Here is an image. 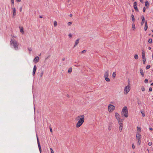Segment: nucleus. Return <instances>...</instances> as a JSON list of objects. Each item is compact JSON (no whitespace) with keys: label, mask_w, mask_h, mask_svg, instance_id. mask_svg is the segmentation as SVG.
Listing matches in <instances>:
<instances>
[{"label":"nucleus","mask_w":153,"mask_h":153,"mask_svg":"<svg viewBox=\"0 0 153 153\" xmlns=\"http://www.w3.org/2000/svg\"><path fill=\"white\" fill-rule=\"evenodd\" d=\"M131 19H132V21H133V22H134L135 21V19H134V15L133 14H132L131 15Z\"/></svg>","instance_id":"nucleus-26"},{"label":"nucleus","mask_w":153,"mask_h":153,"mask_svg":"<svg viewBox=\"0 0 153 153\" xmlns=\"http://www.w3.org/2000/svg\"><path fill=\"white\" fill-rule=\"evenodd\" d=\"M29 51H31V50H30V49L29 50Z\"/></svg>","instance_id":"nucleus-60"},{"label":"nucleus","mask_w":153,"mask_h":153,"mask_svg":"<svg viewBox=\"0 0 153 153\" xmlns=\"http://www.w3.org/2000/svg\"><path fill=\"white\" fill-rule=\"evenodd\" d=\"M68 36L70 37L71 38L72 37V35L71 34H69L68 35Z\"/></svg>","instance_id":"nucleus-49"},{"label":"nucleus","mask_w":153,"mask_h":153,"mask_svg":"<svg viewBox=\"0 0 153 153\" xmlns=\"http://www.w3.org/2000/svg\"><path fill=\"white\" fill-rule=\"evenodd\" d=\"M86 52V51L85 50H84L82 51V53H85Z\"/></svg>","instance_id":"nucleus-44"},{"label":"nucleus","mask_w":153,"mask_h":153,"mask_svg":"<svg viewBox=\"0 0 153 153\" xmlns=\"http://www.w3.org/2000/svg\"><path fill=\"white\" fill-rule=\"evenodd\" d=\"M119 121V124L120 125H123L122 122L123 121V120L122 119H121L120 118L119 120H117Z\"/></svg>","instance_id":"nucleus-19"},{"label":"nucleus","mask_w":153,"mask_h":153,"mask_svg":"<svg viewBox=\"0 0 153 153\" xmlns=\"http://www.w3.org/2000/svg\"><path fill=\"white\" fill-rule=\"evenodd\" d=\"M36 65H35L33 67V75H34L35 74V73L36 71Z\"/></svg>","instance_id":"nucleus-14"},{"label":"nucleus","mask_w":153,"mask_h":153,"mask_svg":"<svg viewBox=\"0 0 153 153\" xmlns=\"http://www.w3.org/2000/svg\"><path fill=\"white\" fill-rule=\"evenodd\" d=\"M148 42L149 43H151L152 42V39H149Z\"/></svg>","instance_id":"nucleus-35"},{"label":"nucleus","mask_w":153,"mask_h":153,"mask_svg":"<svg viewBox=\"0 0 153 153\" xmlns=\"http://www.w3.org/2000/svg\"><path fill=\"white\" fill-rule=\"evenodd\" d=\"M140 74H141V75L143 77L144 76V73H143V71L142 69H141L140 70Z\"/></svg>","instance_id":"nucleus-21"},{"label":"nucleus","mask_w":153,"mask_h":153,"mask_svg":"<svg viewBox=\"0 0 153 153\" xmlns=\"http://www.w3.org/2000/svg\"><path fill=\"white\" fill-rule=\"evenodd\" d=\"M116 75V72H113V74H112V77H113V78H114H114L115 77Z\"/></svg>","instance_id":"nucleus-22"},{"label":"nucleus","mask_w":153,"mask_h":153,"mask_svg":"<svg viewBox=\"0 0 153 153\" xmlns=\"http://www.w3.org/2000/svg\"><path fill=\"white\" fill-rule=\"evenodd\" d=\"M11 44L13 45L14 47H17V43L16 41L14 40H12L10 41Z\"/></svg>","instance_id":"nucleus-4"},{"label":"nucleus","mask_w":153,"mask_h":153,"mask_svg":"<svg viewBox=\"0 0 153 153\" xmlns=\"http://www.w3.org/2000/svg\"><path fill=\"white\" fill-rule=\"evenodd\" d=\"M150 67V66L149 65H148L146 67V69H148Z\"/></svg>","instance_id":"nucleus-36"},{"label":"nucleus","mask_w":153,"mask_h":153,"mask_svg":"<svg viewBox=\"0 0 153 153\" xmlns=\"http://www.w3.org/2000/svg\"><path fill=\"white\" fill-rule=\"evenodd\" d=\"M151 85H153V83H151Z\"/></svg>","instance_id":"nucleus-59"},{"label":"nucleus","mask_w":153,"mask_h":153,"mask_svg":"<svg viewBox=\"0 0 153 153\" xmlns=\"http://www.w3.org/2000/svg\"><path fill=\"white\" fill-rule=\"evenodd\" d=\"M16 1H18V2H20L21 1V0H16Z\"/></svg>","instance_id":"nucleus-54"},{"label":"nucleus","mask_w":153,"mask_h":153,"mask_svg":"<svg viewBox=\"0 0 153 153\" xmlns=\"http://www.w3.org/2000/svg\"><path fill=\"white\" fill-rule=\"evenodd\" d=\"M141 131V128L138 126L137 127V131L136 132V133H139L140 134V132Z\"/></svg>","instance_id":"nucleus-17"},{"label":"nucleus","mask_w":153,"mask_h":153,"mask_svg":"<svg viewBox=\"0 0 153 153\" xmlns=\"http://www.w3.org/2000/svg\"><path fill=\"white\" fill-rule=\"evenodd\" d=\"M152 142H149L148 143V145L149 146L152 145Z\"/></svg>","instance_id":"nucleus-43"},{"label":"nucleus","mask_w":153,"mask_h":153,"mask_svg":"<svg viewBox=\"0 0 153 153\" xmlns=\"http://www.w3.org/2000/svg\"><path fill=\"white\" fill-rule=\"evenodd\" d=\"M152 48H149V50H151Z\"/></svg>","instance_id":"nucleus-61"},{"label":"nucleus","mask_w":153,"mask_h":153,"mask_svg":"<svg viewBox=\"0 0 153 153\" xmlns=\"http://www.w3.org/2000/svg\"><path fill=\"white\" fill-rule=\"evenodd\" d=\"M132 148L133 149L135 148L134 145L133 143L132 144Z\"/></svg>","instance_id":"nucleus-46"},{"label":"nucleus","mask_w":153,"mask_h":153,"mask_svg":"<svg viewBox=\"0 0 153 153\" xmlns=\"http://www.w3.org/2000/svg\"><path fill=\"white\" fill-rule=\"evenodd\" d=\"M35 107H34V112H35Z\"/></svg>","instance_id":"nucleus-58"},{"label":"nucleus","mask_w":153,"mask_h":153,"mask_svg":"<svg viewBox=\"0 0 153 153\" xmlns=\"http://www.w3.org/2000/svg\"><path fill=\"white\" fill-rule=\"evenodd\" d=\"M20 31L22 33H24L23 28L22 27H19Z\"/></svg>","instance_id":"nucleus-24"},{"label":"nucleus","mask_w":153,"mask_h":153,"mask_svg":"<svg viewBox=\"0 0 153 153\" xmlns=\"http://www.w3.org/2000/svg\"><path fill=\"white\" fill-rule=\"evenodd\" d=\"M121 114L123 115L125 117H127L128 116L127 107L124 106L121 112Z\"/></svg>","instance_id":"nucleus-2"},{"label":"nucleus","mask_w":153,"mask_h":153,"mask_svg":"<svg viewBox=\"0 0 153 153\" xmlns=\"http://www.w3.org/2000/svg\"><path fill=\"white\" fill-rule=\"evenodd\" d=\"M39 61V58L38 56H37L34 59L33 61L35 63H37Z\"/></svg>","instance_id":"nucleus-8"},{"label":"nucleus","mask_w":153,"mask_h":153,"mask_svg":"<svg viewBox=\"0 0 153 153\" xmlns=\"http://www.w3.org/2000/svg\"><path fill=\"white\" fill-rule=\"evenodd\" d=\"M132 27L133 28V30H134L135 29V24L134 23H133L132 24Z\"/></svg>","instance_id":"nucleus-29"},{"label":"nucleus","mask_w":153,"mask_h":153,"mask_svg":"<svg viewBox=\"0 0 153 153\" xmlns=\"http://www.w3.org/2000/svg\"><path fill=\"white\" fill-rule=\"evenodd\" d=\"M115 109V106L111 104H109L108 106V111L109 112L113 111Z\"/></svg>","instance_id":"nucleus-3"},{"label":"nucleus","mask_w":153,"mask_h":153,"mask_svg":"<svg viewBox=\"0 0 153 153\" xmlns=\"http://www.w3.org/2000/svg\"><path fill=\"white\" fill-rule=\"evenodd\" d=\"M134 7V9H135V10L136 11L138 12L139 10L137 7V2L135 1L133 5Z\"/></svg>","instance_id":"nucleus-6"},{"label":"nucleus","mask_w":153,"mask_h":153,"mask_svg":"<svg viewBox=\"0 0 153 153\" xmlns=\"http://www.w3.org/2000/svg\"><path fill=\"white\" fill-rule=\"evenodd\" d=\"M65 60V58H63L62 59V61H64Z\"/></svg>","instance_id":"nucleus-56"},{"label":"nucleus","mask_w":153,"mask_h":153,"mask_svg":"<svg viewBox=\"0 0 153 153\" xmlns=\"http://www.w3.org/2000/svg\"><path fill=\"white\" fill-rule=\"evenodd\" d=\"M70 17H72V14H70L69 15Z\"/></svg>","instance_id":"nucleus-53"},{"label":"nucleus","mask_w":153,"mask_h":153,"mask_svg":"<svg viewBox=\"0 0 153 153\" xmlns=\"http://www.w3.org/2000/svg\"><path fill=\"white\" fill-rule=\"evenodd\" d=\"M148 82V79H145V80H144V82L145 83H147Z\"/></svg>","instance_id":"nucleus-39"},{"label":"nucleus","mask_w":153,"mask_h":153,"mask_svg":"<svg viewBox=\"0 0 153 153\" xmlns=\"http://www.w3.org/2000/svg\"><path fill=\"white\" fill-rule=\"evenodd\" d=\"M140 112H141V114H142V116H143V117H145V114H144V112L143 111H140Z\"/></svg>","instance_id":"nucleus-31"},{"label":"nucleus","mask_w":153,"mask_h":153,"mask_svg":"<svg viewBox=\"0 0 153 153\" xmlns=\"http://www.w3.org/2000/svg\"><path fill=\"white\" fill-rule=\"evenodd\" d=\"M136 138L137 140L141 139V137H140L141 135L140 134H139L138 133H136Z\"/></svg>","instance_id":"nucleus-12"},{"label":"nucleus","mask_w":153,"mask_h":153,"mask_svg":"<svg viewBox=\"0 0 153 153\" xmlns=\"http://www.w3.org/2000/svg\"><path fill=\"white\" fill-rule=\"evenodd\" d=\"M43 71H42V72L41 73L40 75V77H42L43 75Z\"/></svg>","instance_id":"nucleus-33"},{"label":"nucleus","mask_w":153,"mask_h":153,"mask_svg":"<svg viewBox=\"0 0 153 153\" xmlns=\"http://www.w3.org/2000/svg\"><path fill=\"white\" fill-rule=\"evenodd\" d=\"M142 59H144L146 58L145 56V51L143 49V50H142Z\"/></svg>","instance_id":"nucleus-10"},{"label":"nucleus","mask_w":153,"mask_h":153,"mask_svg":"<svg viewBox=\"0 0 153 153\" xmlns=\"http://www.w3.org/2000/svg\"><path fill=\"white\" fill-rule=\"evenodd\" d=\"M49 128L50 130V131L51 132H52V130L51 128V127L50 126H49Z\"/></svg>","instance_id":"nucleus-41"},{"label":"nucleus","mask_w":153,"mask_h":153,"mask_svg":"<svg viewBox=\"0 0 153 153\" xmlns=\"http://www.w3.org/2000/svg\"><path fill=\"white\" fill-rule=\"evenodd\" d=\"M20 10V11H22V7H21V8H20V10Z\"/></svg>","instance_id":"nucleus-55"},{"label":"nucleus","mask_w":153,"mask_h":153,"mask_svg":"<svg viewBox=\"0 0 153 153\" xmlns=\"http://www.w3.org/2000/svg\"><path fill=\"white\" fill-rule=\"evenodd\" d=\"M149 130L151 131H152L153 130V128H149Z\"/></svg>","instance_id":"nucleus-51"},{"label":"nucleus","mask_w":153,"mask_h":153,"mask_svg":"<svg viewBox=\"0 0 153 153\" xmlns=\"http://www.w3.org/2000/svg\"><path fill=\"white\" fill-rule=\"evenodd\" d=\"M134 58L136 59H137L138 58V55L137 54H136L134 56Z\"/></svg>","instance_id":"nucleus-28"},{"label":"nucleus","mask_w":153,"mask_h":153,"mask_svg":"<svg viewBox=\"0 0 153 153\" xmlns=\"http://www.w3.org/2000/svg\"><path fill=\"white\" fill-rule=\"evenodd\" d=\"M146 61V58L143 59V64H144L145 63Z\"/></svg>","instance_id":"nucleus-34"},{"label":"nucleus","mask_w":153,"mask_h":153,"mask_svg":"<svg viewBox=\"0 0 153 153\" xmlns=\"http://www.w3.org/2000/svg\"><path fill=\"white\" fill-rule=\"evenodd\" d=\"M140 2L142 3H143V0H140Z\"/></svg>","instance_id":"nucleus-50"},{"label":"nucleus","mask_w":153,"mask_h":153,"mask_svg":"<svg viewBox=\"0 0 153 153\" xmlns=\"http://www.w3.org/2000/svg\"><path fill=\"white\" fill-rule=\"evenodd\" d=\"M105 80L107 82H109L110 81V79L109 78H108V77H105Z\"/></svg>","instance_id":"nucleus-25"},{"label":"nucleus","mask_w":153,"mask_h":153,"mask_svg":"<svg viewBox=\"0 0 153 153\" xmlns=\"http://www.w3.org/2000/svg\"><path fill=\"white\" fill-rule=\"evenodd\" d=\"M152 88L151 87H150L149 89V91H152Z\"/></svg>","instance_id":"nucleus-45"},{"label":"nucleus","mask_w":153,"mask_h":153,"mask_svg":"<svg viewBox=\"0 0 153 153\" xmlns=\"http://www.w3.org/2000/svg\"><path fill=\"white\" fill-rule=\"evenodd\" d=\"M111 127L110 126H109L108 127V129L109 130H110L111 129Z\"/></svg>","instance_id":"nucleus-47"},{"label":"nucleus","mask_w":153,"mask_h":153,"mask_svg":"<svg viewBox=\"0 0 153 153\" xmlns=\"http://www.w3.org/2000/svg\"><path fill=\"white\" fill-rule=\"evenodd\" d=\"M37 143H38V147L39 148V149L40 153H41L42 152V149H41V146H40V142H39V139H38V137H37Z\"/></svg>","instance_id":"nucleus-7"},{"label":"nucleus","mask_w":153,"mask_h":153,"mask_svg":"<svg viewBox=\"0 0 153 153\" xmlns=\"http://www.w3.org/2000/svg\"><path fill=\"white\" fill-rule=\"evenodd\" d=\"M142 22L141 23V25L142 26L145 22V18L143 16H141Z\"/></svg>","instance_id":"nucleus-11"},{"label":"nucleus","mask_w":153,"mask_h":153,"mask_svg":"<svg viewBox=\"0 0 153 153\" xmlns=\"http://www.w3.org/2000/svg\"><path fill=\"white\" fill-rule=\"evenodd\" d=\"M39 16V17L40 18H42V17H42V16Z\"/></svg>","instance_id":"nucleus-52"},{"label":"nucleus","mask_w":153,"mask_h":153,"mask_svg":"<svg viewBox=\"0 0 153 153\" xmlns=\"http://www.w3.org/2000/svg\"><path fill=\"white\" fill-rule=\"evenodd\" d=\"M108 72H109V71L108 70L106 71L105 72V73L104 74V77H108V75H109Z\"/></svg>","instance_id":"nucleus-15"},{"label":"nucleus","mask_w":153,"mask_h":153,"mask_svg":"<svg viewBox=\"0 0 153 153\" xmlns=\"http://www.w3.org/2000/svg\"><path fill=\"white\" fill-rule=\"evenodd\" d=\"M12 2V6L13 7L14 6V1H11Z\"/></svg>","instance_id":"nucleus-38"},{"label":"nucleus","mask_w":153,"mask_h":153,"mask_svg":"<svg viewBox=\"0 0 153 153\" xmlns=\"http://www.w3.org/2000/svg\"><path fill=\"white\" fill-rule=\"evenodd\" d=\"M41 53H40V54L39 55V56H40V55H41Z\"/></svg>","instance_id":"nucleus-62"},{"label":"nucleus","mask_w":153,"mask_h":153,"mask_svg":"<svg viewBox=\"0 0 153 153\" xmlns=\"http://www.w3.org/2000/svg\"><path fill=\"white\" fill-rule=\"evenodd\" d=\"M152 37H153V34L152 35Z\"/></svg>","instance_id":"nucleus-64"},{"label":"nucleus","mask_w":153,"mask_h":153,"mask_svg":"<svg viewBox=\"0 0 153 153\" xmlns=\"http://www.w3.org/2000/svg\"><path fill=\"white\" fill-rule=\"evenodd\" d=\"M145 5L146 7V8H149V4L148 1H146L145 2Z\"/></svg>","instance_id":"nucleus-16"},{"label":"nucleus","mask_w":153,"mask_h":153,"mask_svg":"<svg viewBox=\"0 0 153 153\" xmlns=\"http://www.w3.org/2000/svg\"><path fill=\"white\" fill-rule=\"evenodd\" d=\"M67 96L68 97H69V95H68V94H67Z\"/></svg>","instance_id":"nucleus-57"},{"label":"nucleus","mask_w":153,"mask_h":153,"mask_svg":"<svg viewBox=\"0 0 153 153\" xmlns=\"http://www.w3.org/2000/svg\"><path fill=\"white\" fill-rule=\"evenodd\" d=\"M123 127V125H120L119 126V130L121 132L122 130Z\"/></svg>","instance_id":"nucleus-23"},{"label":"nucleus","mask_w":153,"mask_h":153,"mask_svg":"<svg viewBox=\"0 0 153 153\" xmlns=\"http://www.w3.org/2000/svg\"><path fill=\"white\" fill-rule=\"evenodd\" d=\"M57 25V22L56 21L54 22V27H56Z\"/></svg>","instance_id":"nucleus-32"},{"label":"nucleus","mask_w":153,"mask_h":153,"mask_svg":"<svg viewBox=\"0 0 153 153\" xmlns=\"http://www.w3.org/2000/svg\"><path fill=\"white\" fill-rule=\"evenodd\" d=\"M12 9L13 11V17L14 16H15L16 15V9L15 7H12Z\"/></svg>","instance_id":"nucleus-13"},{"label":"nucleus","mask_w":153,"mask_h":153,"mask_svg":"<svg viewBox=\"0 0 153 153\" xmlns=\"http://www.w3.org/2000/svg\"><path fill=\"white\" fill-rule=\"evenodd\" d=\"M140 139H141L137 140H138L137 143H138V145H140V143H141V140H140Z\"/></svg>","instance_id":"nucleus-30"},{"label":"nucleus","mask_w":153,"mask_h":153,"mask_svg":"<svg viewBox=\"0 0 153 153\" xmlns=\"http://www.w3.org/2000/svg\"><path fill=\"white\" fill-rule=\"evenodd\" d=\"M75 119L76 121H78L76 125V127L78 128L82 124L84 121V115H83L78 116L75 118Z\"/></svg>","instance_id":"nucleus-1"},{"label":"nucleus","mask_w":153,"mask_h":153,"mask_svg":"<svg viewBox=\"0 0 153 153\" xmlns=\"http://www.w3.org/2000/svg\"><path fill=\"white\" fill-rule=\"evenodd\" d=\"M148 28V26L147 22H146L145 23L144 30L146 31Z\"/></svg>","instance_id":"nucleus-18"},{"label":"nucleus","mask_w":153,"mask_h":153,"mask_svg":"<svg viewBox=\"0 0 153 153\" xmlns=\"http://www.w3.org/2000/svg\"><path fill=\"white\" fill-rule=\"evenodd\" d=\"M145 88L143 87H142L141 90L142 91H145Z\"/></svg>","instance_id":"nucleus-42"},{"label":"nucleus","mask_w":153,"mask_h":153,"mask_svg":"<svg viewBox=\"0 0 153 153\" xmlns=\"http://www.w3.org/2000/svg\"><path fill=\"white\" fill-rule=\"evenodd\" d=\"M79 39H77L75 42L74 46L76 45L79 43Z\"/></svg>","instance_id":"nucleus-20"},{"label":"nucleus","mask_w":153,"mask_h":153,"mask_svg":"<svg viewBox=\"0 0 153 153\" xmlns=\"http://www.w3.org/2000/svg\"><path fill=\"white\" fill-rule=\"evenodd\" d=\"M152 58H153V54L152 55Z\"/></svg>","instance_id":"nucleus-63"},{"label":"nucleus","mask_w":153,"mask_h":153,"mask_svg":"<svg viewBox=\"0 0 153 153\" xmlns=\"http://www.w3.org/2000/svg\"><path fill=\"white\" fill-rule=\"evenodd\" d=\"M50 150H51V153H54L53 149L51 148H50Z\"/></svg>","instance_id":"nucleus-40"},{"label":"nucleus","mask_w":153,"mask_h":153,"mask_svg":"<svg viewBox=\"0 0 153 153\" xmlns=\"http://www.w3.org/2000/svg\"><path fill=\"white\" fill-rule=\"evenodd\" d=\"M72 68H69V69H68V73H70V74L72 72Z\"/></svg>","instance_id":"nucleus-27"},{"label":"nucleus","mask_w":153,"mask_h":153,"mask_svg":"<svg viewBox=\"0 0 153 153\" xmlns=\"http://www.w3.org/2000/svg\"><path fill=\"white\" fill-rule=\"evenodd\" d=\"M115 116L117 120H119L120 118V115L117 112H116L115 114Z\"/></svg>","instance_id":"nucleus-9"},{"label":"nucleus","mask_w":153,"mask_h":153,"mask_svg":"<svg viewBox=\"0 0 153 153\" xmlns=\"http://www.w3.org/2000/svg\"><path fill=\"white\" fill-rule=\"evenodd\" d=\"M72 22H68V25L70 26L72 24Z\"/></svg>","instance_id":"nucleus-37"},{"label":"nucleus","mask_w":153,"mask_h":153,"mask_svg":"<svg viewBox=\"0 0 153 153\" xmlns=\"http://www.w3.org/2000/svg\"><path fill=\"white\" fill-rule=\"evenodd\" d=\"M130 90V86L128 85L126 86L125 88L124 91V93L126 92V93L125 94H127L129 92V91Z\"/></svg>","instance_id":"nucleus-5"},{"label":"nucleus","mask_w":153,"mask_h":153,"mask_svg":"<svg viewBox=\"0 0 153 153\" xmlns=\"http://www.w3.org/2000/svg\"><path fill=\"white\" fill-rule=\"evenodd\" d=\"M145 10H146V8L144 7L143 8V12H144L145 11Z\"/></svg>","instance_id":"nucleus-48"}]
</instances>
